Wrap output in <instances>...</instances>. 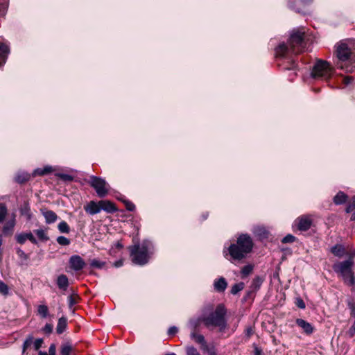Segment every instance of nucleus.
<instances>
[{"label": "nucleus", "mask_w": 355, "mask_h": 355, "mask_svg": "<svg viewBox=\"0 0 355 355\" xmlns=\"http://www.w3.org/2000/svg\"><path fill=\"white\" fill-rule=\"evenodd\" d=\"M295 236L291 235V234H288L286 235V236H284L282 240V242L283 243H293L295 241Z\"/></svg>", "instance_id": "44"}, {"label": "nucleus", "mask_w": 355, "mask_h": 355, "mask_svg": "<svg viewBox=\"0 0 355 355\" xmlns=\"http://www.w3.org/2000/svg\"><path fill=\"white\" fill-rule=\"evenodd\" d=\"M227 286V283L224 277H220L216 279L214 283V289L218 292H223Z\"/></svg>", "instance_id": "19"}, {"label": "nucleus", "mask_w": 355, "mask_h": 355, "mask_svg": "<svg viewBox=\"0 0 355 355\" xmlns=\"http://www.w3.org/2000/svg\"><path fill=\"white\" fill-rule=\"evenodd\" d=\"M226 309L223 304L216 306L214 312L211 313L208 316L202 318L205 325L209 327H218L220 331H223L226 328V320L225 315Z\"/></svg>", "instance_id": "6"}, {"label": "nucleus", "mask_w": 355, "mask_h": 355, "mask_svg": "<svg viewBox=\"0 0 355 355\" xmlns=\"http://www.w3.org/2000/svg\"><path fill=\"white\" fill-rule=\"evenodd\" d=\"M164 355H176L175 353H168Z\"/></svg>", "instance_id": "60"}, {"label": "nucleus", "mask_w": 355, "mask_h": 355, "mask_svg": "<svg viewBox=\"0 0 355 355\" xmlns=\"http://www.w3.org/2000/svg\"><path fill=\"white\" fill-rule=\"evenodd\" d=\"M347 334L349 336V337H350V338H352L354 336V334H355V322L352 325V327L349 329Z\"/></svg>", "instance_id": "49"}, {"label": "nucleus", "mask_w": 355, "mask_h": 355, "mask_svg": "<svg viewBox=\"0 0 355 355\" xmlns=\"http://www.w3.org/2000/svg\"><path fill=\"white\" fill-rule=\"evenodd\" d=\"M295 322L306 334L310 335L313 332V327L311 323L301 318H297Z\"/></svg>", "instance_id": "13"}, {"label": "nucleus", "mask_w": 355, "mask_h": 355, "mask_svg": "<svg viewBox=\"0 0 355 355\" xmlns=\"http://www.w3.org/2000/svg\"><path fill=\"white\" fill-rule=\"evenodd\" d=\"M59 177L66 181H71L73 180V177L68 174H59Z\"/></svg>", "instance_id": "50"}, {"label": "nucleus", "mask_w": 355, "mask_h": 355, "mask_svg": "<svg viewBox=\"0 0 355 355\" xmlns=\"http://www.w3.org/2000/svg\"><path fill=\"white\" fill-rule=\"evenodd\" d=\"M121 265H122V263H121V261H120V262H116V264H115V266H117V267H119V266H121Z\"/></svg>", "instance_id": "58"}, {"label": "nucleus", "mask_w": 355, "mask_h": 355, "mask_svg": "<svg viewBox=\"0 0 355 355\" xmlns=\"http://www.w3.org/2000/svg\"><path fill=\"white\" fill-rule=\"evenodd\" d=\"M15 238L17 242L19 244H24L26 240L30 241L33 244H37V239L31 232L17 234Z\"/></svg>", "instance_id": "11"}, {"label": "nucleus", "mask_w": 355, "mask_h": 355, "mask_svg": "<svg viewBox=\"0 0 355 355\" xmlns=\"http://www.w3.org/2000/svg\"><path fill=\"white\" fill-rule=\"evenodd\" d=\"M178 331V329L175 327V326H173V327H171L168 330V334L169 336H173L175 335L177 332Z\"/></svg>", "instance_id": "51"}, {"label": "nucleus", "mask_w": 355, "mask_h": 355, "mask_svg": "<svg viewBox=\"0 0 355 355\" xmlns=\"http://www.w3.org/2000/svg\"><path fill=\"white\" fill-rule=\"evenodd\" d=\"M41 211L46 223L51 224L56 221L58 216L54 211L47 209H41Z\"/></svg>", "instance_id": "15"}, {"label": "nucleus", "mask_w": 355, "mask_h": 355, "mask_svg": "<svg viewBox=\"0 0 355 355\" xmlns=\"http://www.w3.org/2000/svg\"><path fill=\"white\" fill-rule=\"evenodd\" d=\"M150 243L144 241L141 244H135L129 247L130 258L135 264L144 265L150 258Z\"/></svg>", "instance_id": "5"}, {"label": "nucleus", "mask_w": 355, "mask_h": 355, "mask_svg": "<svg viewBox=\"0 0 355 355\" xmlns=\"http://www.w3.org/2000/svg\"><path fill=\"white\" fill-rule=\"evenodd\" d=\"M297 306L300 309L305 308V304L302 299H298L297 302Z\"/></svg>", "instance_id": "55"}, {"label": "nucleus", "mask_w": 355, "mask_h": 355, "mask_svg": "<svg viewBox=\"0 0 355 355\" xmlns=\"http://www.w3.org/2000/svg\"><path fill=\"white\" fill-rule=\"evenodd\" d=\"M253 245L250 236L242 234L237 238L236 243H232L228 248H224L223 254L225 257L231 262L241 261L251 252Z\"/></svg>", "instance_id": "2"}, {"label": "nucleus", "mask_w": 355, "mask_h": 355, "mask_svg": "<svg viewBox=\"0 0 355 355\" xmlns=\"http://www.w3.org/2000/svg\"><path fill=\"white\" fill-rule=\"evenodd\" d=\"M43 339L42 338H37L33 342V347L35 350H38L43 344Z\"/></svg>", "instance_id": "45"}, {"label": "nucleus", "mask_w": 355, "mask_h": 355, "mask_svg": "<svg viewBox=\"0 0 355 355\" xmlns=\"http://www.w3.org/2000/svg\"><path fill=\"white\" fill-rule=\"evenodd\" d=\"M69 263L70 268L75 271L81 270L85 266V261L79 255L71 256L69 258Z\"/></svg>", "instance_id": "9"}, {"label": "nucleus", "mask_w": 355, "mask_h": 355, "mask_svg": "<svg viewBox=\"0 0 355 355\" xmlns=\"http://www.w3.org/2000/svg\"><path fill=\"white\" fill-rule=\"evenodd\" d=\"M334 69L324 60H318L313 66L311 76L315 80H329L333 74Z\"/></svg>", "instance_id": "7"}, {"label": "nucleus", "mask_w": 355, "mask_h": 355, "mask_svg": "<svg viewBox=\"0 0 355 355\" xmlns=\"http://www.w3.org/2000/svg\"><path fill=\"white\" fill-rule=\"evenodd\" d=\"M90 265L92 268L101 269L105 266V262L94 259L91 261Z\"/></svg>", "instance_id": "33"}, {"label": "nucleus", "mask_w": 355, "mask_h": 355, "mask_svg": "<svg viewBox=\"0 0 355 355\" xmlns=\"http://www.w3.org/2000/svg\"><path fill=\"white\" fill-rule=\"evenodd\" d=\"M34 232L37 238L42 241H47L49 239L46 231L43 229L35 230H34Z\"/></svg>", "instance_id": "28"}, {"label": "nucleus", "mask_w": 355, "mask_h": 355, "mask_svg": "<svg viewBox=\"0 0 355 355\" xmlns=\"http://www.w3.org/2000/svg\"><path fill=\"white\" fill-rule=\"evenodd\" d=\"M30 175L27 173L19 174L16 177V181L19 183H23L29 180Z\"/></svg>", "instance_id": "39"}, {"label": "nucleus", "mask_w": 355, "mask_h": 355, "mask_svg": "<svg viewBox=\"0 0 355 355\" xmlns=\"http://www.w3.org/2000/svg\"><path fill=\"white\" fill-rule=\"evenodd\" d=\"M53 331V325L51 324H46L43 328V331L46 334H51Z\"/></svg>", "instance_id": "47"}, {"label": "nucleus", "mask_w": 355, "mask_h": 355, "mask_svg": "<svg viewBox=\"0 0 355 355\" xmlns=\"http://www.w3.org/2000/svg\"><path fill=\"white\" fill-rule=\"evenodd\" d=\"M263 283V279L259 277H256L252 281L250 285L251 291L255 292L259 290Z\"/></svg>", "instance_id": "25"}, {"label": "nucleus", "mask_w": 355, "mask_h": 355, "mask_svg": "<svg viewBox=\"0 0 355 355\" xmlns=\"http://www.w3.org/2000/svg\"><path fill=\"white\" fill-rule=\"evenodd\" d=\"M58 243L62 246L69 245L70 244V240L65 236H60L56 239Z\"/></svg>", "instance_id": "36"}, {"label": "nucleus", "mask_w": 355, "mask_h": 355, "mask_svg": "<svg viewBox=\"0 0 355 355\" xmlns=\"http://www.w3.org/2000/svg\"><path fill=\"white\" fill-rule=\"evenodd\" d=\"M101 210H104L107 213H114L117 209L114 203L109 200H100Z\"/></svg>", "instance_id": "16"}, {"label": "nucleus", "mask_w": 355, "mask_h": 355, "mask_svg": "<svg viewBox=\"0 0 355 355\" xmlns=\"http://www.w3.org/2000/svg\"><path fill=\"white\" fill-rule=\"evenodd\" d=\"M8 0H0V16L5 15L8 8Z\"/></svg>", "instance_id": "37"}, {"label": "nucleus", "mask_w": 355, "mask_h": 355, "mask_svg": "<svg viewBox=\"0 0 355 355\" xmlns=\"http://www.w3.org/2000/svg\"><path fill=\"white\" fill-rule=\"evenodd\" d=\"M209 355H216L215 352H210Z\"/></svg>", "instance_id": "59"}, {"label": "nucleus", "mask_w": 355, "mask_h": 355, "mask_svg": "<svg viewBox=\"0 0 355 355\" xmlns=\"http://www.w3.org/2000/svg\"><path fill=\"white\" fill-rule=\"evenodd\" d=\"M6 214H7L6 207L3 204L0 203V223L3 221Z\"/></svg>", "instance_id": "40"}, {"label": "nucleus", "mask_w": 355, "mask_h": 355, "mask_svg": "<svg viewBox=\"0 0 355 355\" xmlns=\"http://www.w3.org/2000/svg\"><path fill=\"white\" fill-rule=\"evenodd\" d=\"M58 230L61 233L68 234L70 232V227L67 222L61 221L58 225Z\"/></svg>", "instance_id": "30"}, {"label": "nucleus", "mask_w": 355, "mask_h": 355, "mask_svg": "<svg viewBox=\"0 0 355 355\" xmlns=\"http://www.w3.org/2000/svg\"><path fill=\"white\" fill-rule=\"evenodd\" d=\"M19 211L21 215L25 216L28 220L32 218L33 214L28 202H24V204L21 205Z\"/></svg>", "instance_id": "18"}, {"label": "nucleus", "mask_w": 355, "mask_h": 355, "mask_svg": "<svg viewBox=\"0 0 355 355\" xmlns=\"http://www.w3.org/2000/svg\"><path fill=\"white\" fill-rule=\"evenodd\" d=\"M244 288V283L240 282L238 284H235L232 286L231 288V293L233 295L237 294L239 291H242Z\"/></svg>", "instance_id": "32"}, {"label": "nucleus", "mask_w": 355, "mask_h": 355, "mask_svg": "<svg viewBox=\"0 0 355 355\" xmlns=\"http://www.w3.org/2000/svg\"><path fill=\"white\" fill-rule=\"evenodd\" d=\"M191 338L193 339L196 343L201 345V348L203 349H207V345L205 341V337L202 334H199L197 331H191Z\"/></svg>", "instance_id": "14"}, {"label": "nucleus", "mask_w": 355, "mask_h": 355, "mask_svg": "<svg viewBox=\"0 0 355 355\" xmlns=\"http://www.w3.org/2000/svg\"><path fill=\"white\" fill-rule=\"evenodd\" d=\"M337 67L346 73L355 71V49H352L347 44L340 43L336 46Z\"/></svg>", "instance_id": "3"}, {"label": "nucleus", "mask_w": 355, "mask_h": 355, "mask_svg": "<svg viewBox=\"0 0 355 355\" xmlns=\"http://www.w3.org/2000/svg\"><path fill=\"white\" fill-rule=\"evenodd\" d=\"M353 80H354V78L352 76H345L343 78V83L345 85H347L350 84L351 83H352Z\"/></svg>", "instance_id": "46"}, {"label": "nucleus", "mask_w": 355, "mask_h": 355, "mask_svg": "<svg viewBox=\"0 0 355 355\" xmlns=\"http://www.w3.org/2000/svg\"><path fill=\"white\" fill-rule=\"evenodd\" d=\"M353 266L354 259L353 257H350L347 260L336 261L332 266V268L345 284L355 287V275L353 271Z\"/></svg>", "instance_id": "4"}, {"label": "nucleus", "mask_w": 355, "mask_h": 355, "mask_svg": "<svg viewBox=\"0 0 355 355\" xmlns=\"http://www.w3.org/2000/svg\"><path fill=\"white\" fill-rule=\"evenodd\" d=\"M78 297L77 295H71L68 297L69 306L71 308L73 305L78 303Z\"/></svg>", "instance_id": "41"}, {"label": "nucleus", "mask_w": 355, "mask_h": 355, "mask_svg": "<svg viewBox=\"0 0 355 355\" xmlns=\"http://www.w3.org/2000/svg\"><path fill=\"white\" fill-rule=\"evenodd\" d=\"M331 252L338 258H342L346 253L343 245L337 244L331 248Z\"/></svg>", "instance_id": "20"}, {"label": "nucleus", "mask_w": 355, "mask_h": 355, "mask_svg": "<svg viewBox=\"0 0 355 355\" xmlns=\"http://www.w3.org/2000/svg\"><path fill=\"white\" fill-rule=\"evenodd\" d=\"M253 270V266L250 264L246 265L241 269L242 277H245L249 275Z\"/></svg>", "instance_id": "34"}, {"label": "nucleus", "mask_w": 355, "mask_h": 355, "mask_svg": "<svg viewBox=\"0 0 355 355\" xmlns=\"http://www.w3.org/2000/svg\"><path fill=\"white\" fill-rule=\"evenodd\" d=\"M8 53V46L5 44L0 42V66L5 64Z\"/></svg>", "instance_id": "17"}, {"label": "nucleus", "mask_w": 355, "mask_h": 355, "mask_svg": "<svg viewBox=\"0 0 355 355\" xmlns=\"http://www.w3.org/2000/svg\"><path fill=\"white\" fill-rule=\"evenodd\" d=\"M56 347L55 344H51L49 348V355H55Z\"/></svg>", "instance_id": "52"}, {"label": "nucleus", "mask_w": 355, "mask_h": 355, "mask_svg": "<svg viewBox=\"0 0 355 355\" xmlns=\"http://www.w3.org/2000/svg\"><path fill=\"white\" fill-rule=\"evenodd\" d=\"M73 352V347L69 343H63L61 345L60 354L61 355H70Z\"/></svg>", "instance_id": "26"}, {"label": "nucleus", "mask_w": 355, "mask_h": 355, "mask_svg": "<svg viewBox=\"0 0 355 355\" xmlns=\"http://www.w3.org/2000/svg\"><path fill=\"white\" fill-rule=\"evenodd\" d=\"M38 355H49L46 352L40 351Z\"/></svg>", "instance_id": "57"}, {"label": "nucleus", "mask_w": 355, "mask_h": 355, "mask_svg": "<svg viewBox=\"0 0 355 355\" xmlns=\"http://www.w3.org/2000/svg\"><path fill=\"white\" fill-rule=\"evenodd\" d=\"M302 2L305 5L311 3L312 0H302Z\"/></svg>", "instance_id": "56"}, {"label": "nucleus", "mask_w": 355, "mask_h": 355, "mask_svg": "<svg viewBox=\"0 0 355 355\" xmlns=\"http://www.w3.org/2000/svg\"><path fill=\"white\" fill-rule=\"evenodd\" d=\"M15 225V220L13 218L12 220L8 221L3 228V233L5 235H10L12 233L13 228Z\"/></svg>", "instance_id": "23"}, {"label": "nucleus", "mask_w": 355, "mask_h": 355, "mask_svg": "<svg viewBox=\"0 0 355 355\" xmlns=\"http://www.w3.org/2000/svg\"><path fill=\"white\" fill-rule=\"evenodd\" d=\"M352 220H355V216H354V215L352 216Z\"/></svg>", "instance_id": "61"}, {"label": "nucleus", "mask_w": 355, "mask_h": 355, "mask_svg": "<svg viewBox=\"0 0 355 355\" xmlns=\"http://www.w3.org/2000/svg\"><path fill=\"white\" fill-rule=\"evenodd\" d=\"M32 345H33V337L32 336H28V338L24 342V344H23V354Z\"/></svg>", "instance_id": "35"}, {"label": "nucleus", "mask_w": 355, "mask_h": 355, "mask_svg": "<svg viewBox=\"0 0 355 355\" xmlns=\"http://www.w3.org/2000/svg\"><path fill=\"white\" fill-rule=\"evenodd\" d=\"M125 207L128 211H133L135 209V205L130 201H125Z\"/></svg>", "instance_id": "48"}, {"label": "nucleus", "mask_w": 355, "mask_h": 355, "mask_svg": "<svg viewBox=\"0 0 355 355\" xmlns=\"http://www.w3.org/2000/svg\"><path fill=\"white\" fill-rule=\"evenodd\" d=\"M312 224V220L308 216H302L295 220V225L300 231L308 230Z\"/></svg>", "instance_id": "10"}, {"label": "nucleus", "mask_w": 355, "mask_h": 355, "mask_svg": "<svg viewBox=\"0 0 355 355\" xmlns=\"http://www.w3.org/2000/svg\"><path fill=\"white\" fill-rule=\"evenodd\" d=\"M202 322H203V320L200 318L190 320L188 326L191 329V332L197 331Z\"/></svg>", "instance_id": "24"}, {"label": "nucleus", "mask_w": 355, "mask_h": 355, "mask_svg": "<svg viewBox=\"0 0 355 355\" xmlns=\"http://www.w3.org/2000/svg\"><path fill=\"white\" fill-rule=\"evenodd\" d=\"M88 183L95 189L99 198H104L108 194L110 186L104 179L92 175L89 178Z\"/></svg>", "instance_id": "8"}, {"label": "nucleus", "mask_w": 355, "mask_h": 355, "mask_svg": "<svg viewBox=\"0 0 355 355\" xmlns=\"http://www.w3.org/2000/svg\"><path fill=\"white\" fill-rule=\"evenodd\" d=\"M355 208V196L353 198V202L351 205H349L346 208V211L347 213L351 212Z\"/></svg>", "instance_id": "53"}, {"label": "nucleus", "mask_w": 355, "mask_h": 355, "mask_svg": "<svg viewBox=\"0 0 355 355\" xmlns=\"http://www.w3.org/2000/svg\"><path fill=\"white\" fill-rule=\"evenodd\" d=\"M16 252L21 260L26 261L28 259V254H26L21 249L17 248Z\"/></svg>", "instance_id": "42"}, {"label": "nucleus", "mask_w": 355, "mask_h": 355, "mask_svg": "<svg viewBox=\"0 0 355 355\" xmlns=\"http://www.w3.org/2000/svg\"><path fill=\"white\" fill-rule=\"evenodd\" d=\"M67 326V318L65 317H61L60 318H59L58 324L56 327L57 334H62L65 331Z\"/></svg>", "instance_id": "22"}, {"label": "nucleus", "mask_w": 355, "mask_h": 355, "mask_svg": "<svg viewBox=\"0 0 355 355\" xmlns=\"http://www.w3.org/2000/svg\"><path fill=\"white\" fill-rule=\"evenodd\" d=\"M262 350L257 345H254V355H261Z\"/></svg>", "instance_id": "54"}, {"label": "nucleus", "mask_w": 355, "mask_h": 355, "mask_svg": "<svg viewBox=\"0 0 355 355\" xmlns=\"http://www.w3.org/2000/svg\"><path fill=\"white\" fill-rule=\"evenodd\" d=\"M52 171L51 166H45L44 168H37L33 171V175H44L48 174Z\"/></svg>", "instance_id": "29"}, {"label": "nucleus", "mask_w": 355, "mask_h": 355, "mask_svg": "<svg viewBox=\"0 0 355 355\" xmlns=\"http://www.w3.org/2000/svg\"><path fill=\"white\" fill-rule=\"evenodd\" d=\"M84 209L87 214L90 215H94L99 213L101 211L100 201L98 202L93 200L90 201L89 203L84 206Z\"/></svg>", "instance_id": "12"}, {"label": "nucleus", "mask_w": 355, "mask_h": 355, "mask_svg": "<svg viewBox=\"0 0 355 355\" xmlns=\"http://www.w3.org/2000/svg\"><path fill=\"white\" fill-rule=\"evenodd\" d=\"M307 35L302 29H295L289 38V46L284 43L275 49L276 57L284 60L279 64L284 69L293 70L297 67L293 55L300 53L306 49Z\"/></svg>", "instance_id": "1"}, {"label": "nucleus", "mask_w": 355, "mask_h": 355, "mask_svg": "<svg viewBox=\"0 0 355 355\" xmlns=\"http://www.w3.org/2000/svg\"><path fill=\"white\" fill-rule=\"evenodd\" d=\"M57 285L61 290L66 291L69 286V279L65 275H60L57 279Z\"/></svg>", "instance_id": "21"}, {"label": "nucleus", "mask_w": 355, "mask_h": 355, "mask_svg": "<svg viewBox=\"0 0 355 355\" xmlns=\"http://www.w3.org/2000/svg\"><path fill=\"white\" fill-rule=\"evenodd\" d=\"M0 293L5 296L9 293L8 286L1 280H0Z\"/></svg>", "instance_id": "38"}, {"label": "nucleus", "mask_w": 355, "mask_h": 355, "mask_svg": "<svg viewBox=\"0 0 355 355\" xmlns=\"http://www.w3.org/2000/svg\"><path fill=\"white\" fill-rule=\"evenodd\" d=\"M37 313L38 314L45 318L48 316L49 315V309H48V306H46V305H40L38 306L37 307Z\"/></svg>", "instance_id": "31"}, {"label": "nucleus", "mask_w": 355, "mask_h": 355, "mask_svg": "<svg viewBox=\"0 0 355 355\" xmlns=\"http://www.w3.org/2000/svg\"><path fill=\"white\" fill-rule=\"evenodd\" d=\"M187 355H200L198 350L193 347H187Z\"/></svg>", "instance_id": "43"}, {"label": "nucleus", "mask_w": 355, "mask_h": 355, "mask_svg": "<svg viewBox=\"0 0 355 355\" xmlns=\"http://www.w3.org/2000/svg\"><path fill=\"white\" fill-rule=\"evenodd\" d=\"M347 198V196L346 194H345L342 191H340L334 198V202L336 205H340V204L344 203L346 201Z\"/></svg>", "instance_id": "27"}]
</instances>
